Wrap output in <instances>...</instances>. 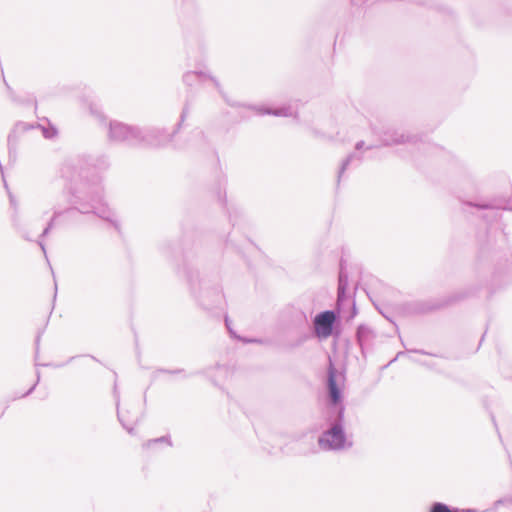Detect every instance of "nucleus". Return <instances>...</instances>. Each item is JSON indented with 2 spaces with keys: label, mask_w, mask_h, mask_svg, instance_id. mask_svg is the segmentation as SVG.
Masks as SVG:
<instances>
[{
  "label": "nucleus",
  "mask_w": 512,
  "mask_h": 512,
  "mask_svg": "<svg viewBox=\"0 0 512 512\" xmlns=\"http://www.w3.org/2000/svg\"><path fill=\"white\" fill-rule=\"evenodd\" d=\"M69 207L65 210H54L47 226L53 229L56 220L66 215L75 221H84L93 223L97 219L109 223L117 231L120 230V224L115 218L113 211L103 197V188L101 179L97 174L88 178L87 173H81L80 179L69 187L68 196Z\"/></svg>",
  "instance_id": "f257e3e1"
},
{
  "label": "nucleus",
  "mask_w": 512,
  "mask_h": 512,
  "mask_svg": "<svg viewBox=\"0 0 512 512\" xmlns=\"http://www.w3.org/2000/svg\"><path fill=\"white\" fill-rule=\"evenodd\" d=\"M338 371L330 362L327 370V429L318 437V445L324 451H341L352 447L344 427L345 406L343 393L337 383Z\"/></svg>",
  "instance_id": "f03ea898"
},
{
  "label": "nucleus",
  "mask_w": 512,
  "mask_h": 512,
  "mask_svg": "<svg viewBox=\"0 0 512 512\" xmlns=\"http://www.w3.org/2000/svg\"><path fill=\"white\" fill-rule=\"evenodd\" d=\"M177 273L183 275L191 295L204 310H224L225 298L217 273L200 272L189 254H184Z\"/></svg>",
  "instance_id": "7ed1b4c3"
},
{
  "label": "nucleus",
  "mask_w": 512,
  "mask_h": 512,
  "mask_svg": "<svg viewBox=\"0 0 512 512\" xmlns=\"http://www.w3.org/2000/svg\"><path fill=\"white\" fill-rule=\"evenodd\" d=\"M89 112L91 116L100 124L108 129V140L113 143H124L128 146H139L141 128L128 125L117 120L107 121V117L96 103H89Z\"/></svg>",
  "instance_id": "20e7f679"
},
{
  "label": "nucleus",
  "mask_w": 512,
  "mask_h": 512,
  "mask_svg": "<svg viewBox=\"0 0 512 512\" xmlns=\"http://www.w3.org/2000/svg\"><path fill=\"white\" fill-rule=\"evenodd\" d=\"M182 79L184 84L190 87L193 86L195 83H202L207 79L210 80L217 89V91L221 94L224 101L231 107H246L248 109L256 111L260 115H272L276 117H290L293 115V109L290 105H284L279 108H268L264 106L244 105L239 102L232 101L223 92L219 81L214 76L202 70L188 71L183 75Z\"/></svg>",
  "instance_id": "39448f33"
},
{
  "label": "nucleus",
  "mask_w": 512,
  "mask_h": 512,
  "mask_svg": "<svg viewBox=\"0 0 512 512\" xmlns=\"http://www.w3.org/2000/svg\"><path fill=\"white\" fill-rule=\"evenodd\" d=\"M189 114V106L185 104L179 121L171 130L160 126H148L141 128L140 145L150 147H165L172 142L174 136L179 132L182 123Z\"/></svg>",
  "instance_id": "423d86ee"
},
{
  "label": "nucleus",
  "mask_w": 512,
  "mask_h": 512,
  "mask_svg": "<svg viewBox=\"0 0 512 512\" xmlns=\"http://www.w3.org/2000/svg\"><path fill=\"white\" fill-rule=\"evenodd\" d=\"M506 253L502 249H498L490 242L480 246L476 259V272L479 277H483V281L487 282L488 277L492 276L497 267L506 261Z\"/></svg>",
  "instance_id": "0eeeda50"
},
{
  "label": "nucleus",
  "mask_w": 512,
  "mask_h": 512,
  "mask_svg": "<svg viewBox=\"0 0 512 512\" xmlns=\"http://www.w3.org/2000/svg\"><path fill=\"white\" fill-rule=\"evenodd\" d=\"M372 132L380 139V146L384 147L407 143L415 144L418 140L416 135L406 133L405 131L395 128L392 125H382L381 127L372 126Z\"/></svg>",
  "instance_id": "6e6552de"
},
{
  "label": "nucleus",
  "mask_w": 512,
  "mask_h": 512,
  "mask_svg": "<svg viewBox=\"0 0 512 512\" xmlns=\"http://www.w3.org/2000/svg\"><path fill=\"white\" fill-rule=\"evenodd\" d=\"M338 313L334 310H324L315 315L312 321L313 332L320 340L327 339L332 335H339L336 327Z\"/></svg>",
  "instance_id": "1a4fd4ad"
},
{
  "label": "nucleus",
  "mask_w": 512,
  "mask_h": 512,
  "mask_svg": "<svg viewBox=\"0 0 512 512\" xmlns=\"http://www.w3.org/2000/svg\"><path fill=\"white\" fill-rule=\"evenodd\" d=\"M79 165H80V172L76 179H74L71 182V185H73L76 181L80 179V174L85 172L88 175V178H91L93 174H97L100 179L102 180L101 175L99 174L100 171L106 170L110 163L108 160V157L105 155H84L79 159ZM101 186L103 184L101 183ZM104 189V187H102Z\"/></svg>",
  "instance_id": "9d476101"
},
{
  "label": "nucleus",
  "mask_w": 512,
  "mask_h": 512,
  "mask_svg": "<svg viewBox=\"0 0 512 512\" xmlns=\"http://www.w3.org/2000/svg\"><path fill=\"white\" fill-rule=\"evenodd\" d=\"M376 337L375 331L366 324H360L356 329V341L361 349L363 357L366 356V350L369 349Z\"/></svg>",
  "instance_id": "9b49d317"
},
{
  "label": "nucleus",
  "mask_w": 512,
  "mask_h": 512,
  "mask_svg": "<svg viewBox=\"0 0 512 512\" xmlns=\"http://www.w3.org/2000/svg\"><path fill=\"white\" fill-rule=\"evenodd\" d=\"M348 272L346 269V262L342 258L339 263L338 274V288H337V303L343 305L348 300Z\"/></svg>",
  "instance_id": "f8f14e48"
},
{
  "label": "nucleus",
  "mask_w": 512,
  "mask_h": 512,
  "mask_svg": "<svg viewBox=\"0 0 512 512\" xmlns=\"http://www.w3.org/2000/svg\"><path fill=\"white\" fill-rule=\"evenodd\" d=\"M35 125L30 124L27 122L19 121L15 123L12 130L10 131L8 138H7V144H8V150H9V156L11 157L12 152L16 150L17 142L22 134L25 132L34 129Z\"/></svg>",
  "instance_id": "ddd939ff"
},
{
  "label": "nucleus",
  "mask_w": 512,
  "mask_h": 512,
  "mask_svg": "<svg viewBox=\"0 0 512 512\" xmlns=\"http://www.w3.org/2000/svg\"><path fill=\"white\" fill-rule=\"evenodd\" d=\"M476 292H477V289L472 286L455 291L448 296L447 300L445 301V304L449 305L452 303L462 301L464 299H467L470 296L475 295Z\"/></svg>",
  "instance_id": "4468645a"
},
{
  "label": "nucleus",
  "mask_w": 512,
  "mask_h": 512,
  "mask_svg": "<svg viewBox=\"0 0 512 512\" xmlns=\"http://www.w3.org/2000/svg\"><path fill=\"white\" fill-rule=\"evenodd\" d=\"M357 161L358 163H361L362 161V156L360 155H357L355 152L349 154L341 163L340 165V168H339V171H338V175H337V183L339 184L340 183V180H341V177L343 175V173L348 169V167L350 166V164L353 162V161Z\"/></svg>",
  "instance_id": "2eb2a0df"
},
{
  "label": "nucleus",
  "mask_w": 512,
  "mask_h": 512,
  "mask_svg": "<svg viewBox=\"0 0 512 512\" xmlns=\"http://www.w3.org/2000/svg\"><path fill=\"white\" fill-rule=\"evenodd\" d=\"M35 128L41 130L42 135L45 139L53 140L58 136V129L52 123L48 121V125L36 124Z\"/></svg>",
  "instance_id": "dca6fc26"
},
{
  "label": "nucleus",
  "mask_w": 512,
  "mask_h": 512,
  "mask_svg": "<svg viewBox=\"0 0 512 512\" xmlns=\"http://www.w3.org/2000/svg\"><path fill=\"white\" fill-rule=\"evenodd\" d=\"M158 373H165V374H170V375H181V377L183 379H186L190 376H194V375H197V374H200L201 372L200 371H197V372H193V373H186V371L182 368H178V369H164V368H160V369H157L155 372H154V378L156 377V375Z\"/></svg>",
  "instance_id": "f3484780"
},
{
  "label": "nucleus",
  "mask_w": 512,
  "mask_h": 512,
  "mask_svg": "<svg viewBox=\"0 0 512 512\" xmlns=\"http://www.w3.org/2000/svg\"><path fill=\"white\" fill-rule=\"evenodd\" d=\"M157 444H166L171 447L173 445L170 435H164L158 438L150 439L143 444L144 448L151 449Z\"/></svg>",
  "instance_id": "a211bd4d"
},
{
  "label": "nucleus",
  "mask_w": 512,
  "mask_h": 512,
  "mask_svg": "<svg viewBox=\"0 0 512 512\" xmlns=\"http://www.w3.org/2000/svg\"><path fill=\"white\" fill-rule=\"evenodd\" d=\"M463 178L466 180V181H471V182H475L478 180V172L475 168L473 167H470V166H466L463 168V174H462Z\"/></svg>",
  "instance_id": "6ab92c4d"
},
{
  "label": "nucleus",
  "mask_w": 512,
  "mask_h": 512,
  "mask_svg": "<svg viewBox=\"0 0 512 512\" xmlns=\"http://www.w3.org/2000/svg\"><path fill=\"white\" fill-rule=\"evenodd\" d=\"M506 504H512V498H501L494 502L493 508L491 509H485V510H477L469 508V512H492L495 511L499 506L506 505Z\"/></svg>",
  "instance_id": "aec40b11"
},
{
  "label": "nucleus",
  "mask_w": 512,
  "mask_h": 512,
  "mask_svg": "<svg viewBox=\"0 0 512 512\" xmlns=\"http://www.w3.org/2000/svg\"><path fill=\"white\" fill-rule=\"evenodd\" d=\"M428 512H450V506L446 503L435 501L429 506Z\"/></svg>",
  "instance_id": "412c9836"
},
{
  "label": "nucleus",
  "mask_w": 512,
  "mask_h": 512,
  "mask_svg": "<svg viewBox=\"0 0 512 512\" xmlns=\"http://www.w3.org/2000/svg\"><path fill=\"white\" fill-rule=\"evenodd\" d=\"M467 205L471 206V207H476L480 210H488V211H491L492 214H493V217L496 216V211L494 210V208L492 207V205L488 204V203H472V202H468Z\"/></svg>",
  "instance_id": "4be33fe9"
},
{
  "label": "nucleus",
  "mask_w": 512,
  "mask_h": 512,
  "mask_svg": "<svg viewBox=\"0 0 512 512\" xmlns=\"http://www.w3.org/2000/svg\"><path fill=\"white\" fill-rule=\"evenodd\" d=\"M52 229L50 227H48L46 225V227L43 229L41 235H40V239L37 240V244L39 245V247L41 248V250L43 251L44 254H46V249H45V245H44V242H43V238L48 236V234L50 233Z\"/></svg>",
  "instance_id": "5701e85b"
},
{
  "label": "nucleus",
  "mask_w": 512,
  "mask_h": 512,
  "mask_svg": "<svg viewBox=\"0 0 512 512\" xmlns=\"http://www.w3.org/2000/svg\"><path fill=\"white\" fill-rule=\"evenodd\" d=\"M12 100H13L14 102L19 103V104H27V105H28V104H33L34 106H36V99H35V97H33V96H30L29 98H27L26 100H24V99H22V98H21V97H19V96H13V95H12Z\"/></svg>",
  "instance_id": "b1692460"
},
{
  "label": "nucleus",
  "mask_w": 512,
  "mask_h": 512,
  "mask_svg": "<svg viewBox=\"0 0 512 512\" xmlns=\"http://www.w3.org/2000/svg\"><path fill=\"white\" fill-rule=\"evenodd\" d=\"M37 385L38 384L34 383L25 393H23L21 395L15 394L14 396H12L9 399V401H15L17 399L24 398V397H27V396L31 395L34 392V390H35Z\"/></svg>",
  "instance_id": "393cba45"
},
{
  "label": "nucleus",
  "mask_w": 512,
  "mask_h": 512,
  "mask_svg": "<svg viewBox=\"0 0 512 512\" xmlns=\"http://www.w3.org/2000/svg\"><path fill=\"white\" fill-rule=\"evenodd\" d=\"M224 320H225V326H226V328L228 329V331H229L230 335H231L232 337L237 338V336H236L235 332L232 330V328H231V326H230V319H229V317H228V315H227V314H225V319H224Z\"/></svg>",
  "instance_id": "a878e982"
},
{
  "label": "nucleus",
  "mask_w": 512,
  "mask_h": 512,
  "mask_svg": "<svg viewBox=\"0 0 512 512\" xmlns=\"http://www.w3.org/2000/svg\"><path fill=\"white\" fill-rule=\"evenodd\" d=\"M117 416H118V419H119V421L121 422L122 426L127 430V432H128L129 434H133V433H134V428H133L132 426H127V425L123 422V420H122V416H121L120 412H118V413H117Z\"/></svg>",
  "instance_id": "bb28decb"
},
{
  "label": "nucleus",
  "mask_w": 512,
  "mask_h": 512,
  "mask_svg": "<svg viewBox=\"0 0 512 512\" xmlns=\"http://www.w3.org/2000/svg\"><path fill=\"white\" fill-rule=\"evenodd\" d=\"M9 202H10L11 207H13L16 212L17 211V201L11 193H9Z\"/></svg>",
  "instance_id": "cd10ccee"
},
{
  "label": "nucleus",
  "mask_w": 512,
  "mask_h": 512,
  "mask_svg": "<svg viewBox=\"0 0 512 512\" xmlns=\"http://www.w3.org/2000/svg\"><path fill=\"white\" fill-rule=\"evenodd\" d=\"M409 353L413 352V353H418V354H424V355H428L429 353H427L426 351L424 350H421V349H410V350H407Z\"/></svg>",
  "instance_id": "c85d7f7f"
},
{
  "label": "nucleus",
  "mask_w": 512,
  "mask_h": 512,
  "mask_svg": "<svg viewBox=\"0 0 512 512\" xmlns=\"http://www.w3.org/2000/svg\"><path fill=\"white\" fill-rule=\"evenodd\" d=\"M365 145V142L363 140H360L358 141L356 144H355V150H361Z\"/></svg>",
  "instance_id": "c756f323"
},
{
  "label": "nucleus",
  "mask_w": 512,
  "mask_h": 512,
  "mask_svg": "<svg viewBox=\"0 0 512 512\" xmlns=\"http://www.w3.org/2000/svg\"><path fill=\"white\" fill-rule=\"evenodd\" d=\"M39 344H40V335H38L36 337V340H35V346H36V357L38 356V353H39Z\"/></svg>",
  "instance_id": "7c9ffc66"
},
{
  "label": "nucleus",
  "mask_w": 512,
  "mask_h": 512,
  "mask_svg": "<svg viewBox=\"0 0 512 512\" xmlns=\"http://www.w3.org/2000/svg\"><path fill=\"white\" fill-rule=\"evenodd\" d=\"M35 366H45V367H50V366H53V367H61L62 365L58 364V365H53V364H50V363H45V364H40V363H35Z\"/></svg>",
  "instance_id": "2f4dec72"
},
{
  "label": "nucleus",
  "mask_w": 512,
  "mask_h": 512,
  "mask_svg": "<svg viewBox=\"0 0 512 512\" xmlns=\"http://www.w3.org/2000/svg\"><path fill=\"white\" fill-rule=\"evenodd\" d=\"M228 214H229V221L231 222V224L233 226H235L236 223H235V219H234L232 213L230 211H228Z\"/></svg>",
  "instance_id": "473e14b6"
},
{
  "label": "nucleus",
  "mask_w": 512,
  "mask_h": 512,
  "mask_svg": "<svg viewBox=\"0 0 512 512\" xmlns=\"http://www.w3.org/2000/svg\"><path fill=\"white\" fill-rule=\"evenodd\" d=\"M40 379H41V373H40V371H39V370H37V371H36V381H35V383H36V384H39Z\"/></svg>",
  "instance_id": "72a5a7b5"
},
{
  "label": "nucleus",
  "mask_w": 512,
  "mask_h": 512,
  "mask_svg": "<svg viewBox=\"0 0 512 512\" xmlns=\"http://www.w3.org/2000/svg\"><path fill=\"white\" fill-rule=\"evenodd\" d=\"M307 339H308V336H307V335L302 336V337L299 339V341H298L297 345L302 344V343H303V342H305Z\"/></svg>",
  "instance_id": "f704fd0d"
},
{
  "label": "nucleus",
  "mask_w": 512,
  "mask_h": 512,
  "mask_svg": "<svg viewBox=\"0 0 512 512\" xmlns=\"http://www.w3.org/2000/svg\"><path fill=\"white\" fill-rule=\"evenodd\" d=\"M243 341L246 342V343H256V342L258 343V342H260V340H258V339H244Z\"/></svg>",
  "instance_id": "c9c22d12"
},
{
  "label": "nucleus",
  "mask_w": 512,
  "mask_h": 512,
  "mask_svg": "<svg viewBox=\"0 0 512 512\" xmlns=\"http://www.w3.org/2000/svg\"><path fill=\"white\" fill-rule=\"evenodd\" d=\"M450 512H461V509L458 507H451L450 506Z\"/></svg>",
  "instance_id": "e433bc0d"
},
{
  "label": "nucleus",
  "mask_w": 512,
  "mask_h": 512,
  "mask_svg": "<svg viewBox=\"0 0 512 512\" xmlns=\"http://www.w3.org/2000/svg\"><path fill=\"white\" fill-rule=\"evenodd\" d=\"M378 147H380V146H379V145H368V146L366 147V150H372V149H374V148H378Z\"/></svg>",
  "instance_id": "4c0bfd02"
},
{
  "label": "nucleus",
  "mask_w": 512,
  "mask_h": 512,
  "mask_svg": "<svg viewBox=\"0 0 512 512\" xmlns=\"http://www.w3.org/2000/svg\"><path fill=\"white\" fill-rule=\"evenodd\" d=\"M301 314H302L303 321L307 322V315H306V313L302 312Z\"/></svg>",
  "instance_id": "58836bf2"
},
{
  "label": "nucleus",
  "mask_w": 512,
  "mask_h": 512,
  "mask_svg": "<svg viewBox=\"0 0 512 512\" xmlns=\"http://www.w3.org/2000/svg\"><path fill=\"white\" fill-rule=\"evenodd\" d=\"M5 86H7V88L10 91V97L12 98V95L15 96L14 93L11 91L10 87L8 86V83H5Z\"/></svg>",
  "instance_id": "ea45409f"
},
{
  "label": "nucleus",
  "mask_w": 512,
  "mask_h": 512,
  "mask_svg": "<svg viewBox=\"0 0 512 512\" xmlns=\"http://www.w3.org/2000/svg\"><path fill=\"white\" fill-rule=\"evenodd\" d=\"M23 238H24L25 240H27V241H31V238H30L28 235H26V234H25V235H23Z\"/></svg>",
  "instance_id": "a19ab883"
},
{
  "label": "nucleus",
  "mask_w": 512,
  "mask_h": 512,
  "mask_svg": "<svg viewBox=\"0 0 512 512\" xmlns=\"http://www.w3.org/2000/svg\"><path fill=\"white\" fill-rule=\"evenodd\" d=\"M461 512H469V508L468 509H461Z\"/></svg>",
  "instance_id": "79ce46f5"
},
{
  "label": "nucleus",
  "mask_w": 512,
  "mask_h": 512,
  "mask_svg": "<svg viewBox=\"0 0 512 512\" xmlns=\"http://www.w3.org/2000/svg\"><path fill=\"white\" fill-rule=\"evenodd\" d=\"M403 354V352H398L396 358H398L399 356H401Z\"/></svg>",
  "instance_id": "37998d69"
},
{
  "label": "nucleus",
  "mask_w": 512,
  "mask_h": 512,
  "mask_svg": "<svg viewBox=\"0 0 512 512\" xmlns=\"http://www.w3.org/2000/svg\"><path fill=\"white\" fill-rule=\"evenodd\" d=\"M217 311H220L219 309H217ZM213 312L216 313V315H219V312H216V310H213Z\"/></svg>",
  "instance_id": "c03bdc74"
},
{
  "label": "nucleus",
  "mask_w": 512,
  "mask_h": 512,
  "mask_svg": "<svg viewBox=\"0 0 512 512\" xmlns=\"http://www.w3.org/2000/svg\"><path fill=\"white\" fill-rule=\"evenodd\" d=\"M510 210L512 211V207L510 208Z\"/></svg>",
  "instance_id": "a18cd8bd"
}]
</instances>
